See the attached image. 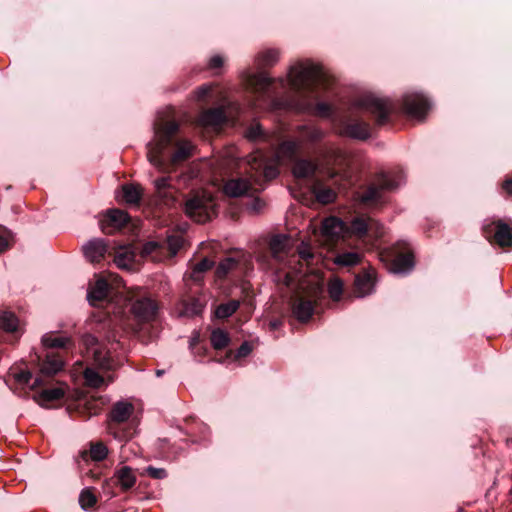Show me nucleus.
Listing matches in <instances>:
<instances>
[{
    "instance_id": "1",
    "label": "nucleus",
    "mask_w": 512,
    "mask_h": 512,
    "mask_svg": "<svg viewBox=\"0 0 512 512\" xmlns=\"http://www.w3.org/2000/svg\"><path fill=\"white\" fill-rule=\"evenodd\" d=\"M325 81L321 67L298 62L289 69L287 78H272L266 72H245L244 82L257 101L273 111H293L325 119L334 117V108L326 102L314 103L312 94Z\"/></svg>"
},
{
    "instance_id": "2",
    "label": "nucleus",
    "mask_w": 512,
    "mask_h": 512,
    "mask_svg": "<svg viewBox=\"0 0 512 512\" xmlns=\"http://www.w3.org/2000/svg\"><path fill=\"white\" fill-rule=\"evenodd\" d=\"M180 125L176 121H159L154 123V140L147 144V157L149 162L156 168L162 170L166 165V150L174 146L175 151L169 160L176 165L190 158L194 151V145L187 139L175 140Z\"/></svg>"
},
{
    "instance_id": "3",
    "label": "nucleus",
    "mask_w": 512,
    "mask_h": 512,
    "mask_svg": "<svg viewBox=\"0 0 512 512\" xmlns=\"http://www.w3.org/2000/svg\"><path fill=\"white\" fill-rule=\"evenodd\" d=\"M41 343L44 351L37 357L38 374L31 385L32 389L45 386L48 378L63 370L68 352L73 346L71 337L58 335L55 332L45 333Z\"/></svg>"
},
{
    "instance_id": "4",
    "label": "nucleus",
    "mask_w": 512,
    "mask_h": 512,
    "mask_svg": "<svg viewBox=\"0 0 512 512\" xmlns=\"http://www.w3.org/2000/svg\"><path fill=\"white\" fill-rule=\"evenodd\" d=\"M268 248L272 261L270 267L275 268L274 281L285 287L293 286L300 270L291 266L298 261L289 254V237L285 234L273 235L269 240Z\"/></svg>"
},
{
    "instance_id": "5",
    "label": "nucleus",
    "mask_w": 512,
    "mask_h": 512,
    "mask_svg": "<svg viewBox=\"0 0 512 512\" xmlns=\"http://www.w3.org/2000/svg\"><path fill=\"white\" fill-rule=\"evenodd\" d=\"M294 292L291 296V311L292 316L299 322H308L314 312L316 305L323 297V287L320 284H311L304 286L298 283V278L293 286Z\"/></svg>"
},
{
    "instance_id": "6",
    "label": "nucleus",
    "mask_w": 512,
    "mask_h": 512,
    "mask_svg": "<svg viewBox=\"0 0 512 512\" xmlns=\"http://www.w3.org/2000/svg\"><path fill=\"white\" fill-rule=\"evenodd\" d=\"M405 182L403 170L394 169L383 171L379 174L378 183L369 185L364 191L357 192V201L366 206H374L382 203L383 192L392 191Z\"/></svg>"
},
{
    "instance_id": "7",
    "label": "nucleus",
    "mask_w": 512,
    "mask_h": 512,
    "mask_svg": "<svg viewBox=\"0 0 512 512\" xmlns=\"http://www.w3.org/2000/svg\"><path fill=\"white\" fill-rule=\"evenodd\" d=\"M134 413V405L128 400L115 402L108 414V432L120 442L129 441L135 434L134 424L129 420Z\"/></svg>"
},
{
    "instance_id": "8",
    "label": "nucleus",
    "mask_w": 512,
    "mask_h": 512,
    "mask_svg": "<svg viewBox=\"0 0 512 512\" xmlns=\"http://www.w3.org/2000/svg\"><path fill=\"white\" fill-rule=\"evenodd\" d=\"M117 294L114 291L112 285L102 277H99L95 280L94 283L89 285L87 291V300L91 306L105 308L106 312L104 316H99V322L108 321L109 324L112 322V318L110 316L111 313L114 315L119 314L120 308H116L113 306V299Z\"/></svg>"
},
{
    "instance_id": "9",
    "label": "nucleus",
    "mask_w": 512,
    "mask_h": 512,
    "mask_svg": "<svg viewBox=\"0 0 512 512\" xmlns=\"http://www.w3.org/2000/svg\"><path fill=\"white\" fill-rule=\"evenodd\" d=\"M106 340L110 344V348H107L104 343H100L98 338L92 334L87 333L82 337V343L93 363L101 369L108 370L113 368L115 364L112 351H116L120 347V342L115 338V335H107Z\"/></svg>"
},
{
    "instance_id": "10",
    "label": "nucleus",
    "mask_w": 512,
    "mask_h": 512,
    "mask_svg": "<svg viewBox=\"0 0 512 512\" xmlns=\"http://www.w3.org/2000/svg\"><path fill=\"white\" fill-rule=\"evenodd\" d=\"M380 260L393 274H408L414 266V255L406 243H398L391 251H380Z\"/></svg>"
},
{
    "instance_id": "11",
    "label": "nucleus",
    "mask_w": 512,
    "mask_h": 512,
    "mask_svg": "<svg viewBox=\"0 0 512 512\" xmlns=\"http://www.w3.org/2000/svg\"><path fill=\"white\" fill-rule=\"evenodd\" d=\"M130 453L136 454L127 445H122L119 453V464L114 470L112 480L122 492L130 491L137 482L135 470L128 465H124L130 459Z\"/></svg>"
},
{
    "instance_id": "12",
    "label": "nucleus",
    "mask_w": 512,
    "mask_h": 512,
    "mask_svg": "<svg viewBox=\"0 0 512 512\" xmlns=\"http://www.w3.org/2000/svg\"><path fill=\"white\" fill-rule=\"evenodd\" d=\"M357 106L370 113L374 118L376 125L381 126L388 122L393 110V104L390 100L379 98L373 94H366L357 100Z\"/></svg>"
},
{
    "instance_id": "13",
    "label": "nucleus",
    "mask_w": 512,
    "mask_h": 512,
    "mask_svg": "<svg viewBox=\"0 0 512 512\" xmlns=\"http://www.w3.org/2000/svg\"><path fill=\"white\" fill-rule=\"evenodd\" d=\"M347 232L355 235L359 239L368 237L372 241V247H376V242L383 237L385 231L382 224L370 217L357 216L352 219L348 225Z\"/></svg>"
},
{
    "instance_id": "14",
    "label": "nucleus",
    "mask_w": 512,
    "mask_h": 512,
    "mask_svg": "<svg viewBox=\"0 0 512 512\" xmlns=\"http://www.w3.org/2000/svg\"><path fill=\"white\" fill-rule=\"evenodd\" d=\"M483 234L490 242L502 248L512 247V229L502 220H486L483 225Z\"/></svg>"
},
{
    "instance_id": "15",
    "label": "nucleus",
    "mask_w": 512,
    "mask_h": 512,
    "mask_svg": "<svg viewBox=\"0 0 512 512\" xmlns=\"http://www.w3.org/2000/svg\"><path fill=\"white\" fill-rule=\"evenodd\" d=\"M213 208L211 198L197 195L187 199L184 205L186 215L198 223L209 221L214 214Z\"/></svg>"
},
{
    "instance_id": "16",
    "label": "nucleus",
    "mask_w": 512,
    "mask_h": 512,
    "mask_svg": "<svg viewBox=\"0 0 512 512\" xmlns=\"http://www.w3.org/2000/svg\"><path fill=\"white\" fill-rule=\"evenodd\" d=\"M338 134L344 137L366 140L370 137V125L363 120L353 119L348 116L339 117L336 120Z\"/></svg>"
},
{
    "instance_id": "17",
    "label": "nucleus",
    "mask_w": 512,
    "mask_h": 512,
    "mask_svg": "<svg viewBox=\"0 0 512 512\" xmlns=\"http://www.w3.org/2000/svg\"><path fill=\"white\" fill-rule=\"evenodd\" d=\"M402 107L410 118L421 121L430 110L431 102L422 93H406L402 99Z\"/></svg>"
},
{
    "instance_id": "18",
    "label": "nucleus",
    "mask_w": 512,
    "mask_h": 512,
    "mask_svg": "<svg viewBox=\"0 0 512 512\" xmlns=\"http://www.w3.org/2000/svg\"><path fill=\"white\" fill-rule=\"evenodd\" d=\"M224 193L232 198L241 196H253L260 192L253 182L252 176L247 178H233L228 180L224 185Z\"/></svg>"
},
{
    "instance_id": "19",
    "label": "nucleus",
    "mask_w": 512,
    "mask_h": 512,
    "mask_svg": "<svg viewBox=\"0 0 512 512\" xmlns=\"http://www.w3.org/2000/svg\"><path fill=\"white\" fill-rule=\"evenodd\" d=\"M158 309L159 307L157 302L146 296L137 298L131 306L133 315L141 322L154 320L157 316Z\"/></svg>"
},
{
    "instance_id": "20",
    "label": "nucleus",
    "mask_w": 512,
    "mask_h": 512,
    "mask_svg": "<svg viewBox=\"0 0 512 512\" xmlns=\"http://www.w3.org/2000/svg\"><path fill=\"white\" fill-rule=\"evenodd\" d=\"M260 157H261V159L259 162L256 161V156H254V157H252V160L254 161V163H251L250 161H249V163L251 164L252 169L255 170V175H251L253 182H254L255 186L256 185L259 186L258 188L261 191V190H263L261 178H263L264 181H270L278 176L279 171L276 166L267 164L266 161L263 159L262 155Z\"/></svg>"
},
{
    "instance_id": "21",
    "label": "nucleus",
    "mask_w": 512,
    "mask_h": 512,
    "mask_svg": "<svg viewBox=\"0 0 512 512\" xmlns=\"http://www.w3.org/2000/svg\"><path fill=\"white\" fill-rule=\"evenodd\" d=\"M130 220L127 212L120 209H110L106 212L104 219L100 221L104 233L110 234L113 229L124 227Z\"/></svg>"
},
{
    "instance_id": "22",
    "label": "nucleus",
    "mask_w": 512,
    "mask_h": 512,
    "mask_svg": "<svg viewBox=\"0 0 512 512\" xmlns=\"http://www.w3.org/2000/svg\"><path fill=\"white\" fill-rule=\"evenodd\" d=\"M296 132L299 136L298 141L300 142V145L306 144L308 146H314L320 143L326 135V132L322 128L311 124L297 126Z\"/></svg>"
},
{
    "instance_id": "23",
    "label": "nucleus",
    "mask_w": 512,
    "mask_h": 512,
    "mask_svg": "<svg viewBox=\"0 0 512 512\" xmlns=\"http://www.w3.org/2000/svg\"><path fill=\"white\" fill-rule=\"evenodd\" d=\"M227 121L224 108L216 107L203 111L198 118V125L203 128H218Z\"/></svg>"
},
{
    "instance_id": "24",
    "label": "nucleus",
    "mask_w": 512,
    "mask_h": 512,
    "mask_svg": "<svg viewBox=\"0 0 512 512\" xmlns=\"http://www.w3.org/2000/svg\"><path fill=\"white\" fill-rule=\"evenodd\" d=\"M348 225L342 219L336 216H330L322 221L321 232L322 235L335 239L347 233Z\"/></svg>"
},
{
    "instance_id": "25",
    "label": "nucleus",
    "mask_w": 512,
    "mask_h": 512,
    "mask_svg": "<svg viewBox=\"0 0 512 512\" xmlns=\"http://www.w3.org/2000/svg\"><path fill=\"white\" fill-rule=\"evenodd\" d=\"M108 251L107 242L102 238H95L83 246L86 259L92 263L100 262Z\"/></svg>"
},
{
    "instance_id": "26",
    "label": "nucleus",
    "mask_w": 512,
    "mask_h": 512,
    "mask_svg": "<svg viewBox=\"0 0 512 512\" xmlns=\"http://www.w3.org/2000/svg\"><path fill=\"white\" fill-rule=\"evenodd\" d=\"M64 395L63 386H52L43 387L33 398L40 406L48 408L51 403L61 400Z\"/></svg>"
},
{
    "instance_id": "27",
    "label": "nucleus",
    "mask_w": 512,
    "mask_h": 512,
    "mask_svg": "<svg viewBox=\"0 0 512 512\" xmlns=\"http://www.w3.org/2000/svg\"><path fill=\"white\" fill-rule=\"evenodd\" d=\"M316 171L317 164L311 159L297 157L293 160L292 173L295 178H311L315 175Z\"/></svg>"
},
{
    "instance_id": "28",
    "label": "nucleus",
    "mask_w": 512,
    "mask_h": 512,
    "mask_svg": "<svg viewBox=\"0 0 512 512\" xmlns=\"http://www.w3.org/2000/svg\"><path fill=\"white\" fill-rule=\"evenodd\" d=\"M375 280L370 272L359 274L355 278L354 294L357 298H363L374 291Z\"/></svg>"
},
{
    "instance_id": "29",
    "label": "nucleus",
    "mask_w": 512,
    "mask_h": 512,
    "mask_svg": "<svg viewBox=\"0 0 512 512\" xmlns=\"http://www.w3.org/2000/svg\"><path fill=\"white\" fill-rule=\"evenodd\" d=\"M311 193L320 204L327 205L333 203L337 198V193L331 187L324 185L320 180H316L310 187Z\"/></svg>"
},
{
    "instance_id": "30",
    "label": "nucleus",
    "mask_w": 512,
    "mask_h": 512,
    "mask_svg": "<svg viewBox=\"0 0 512 512\" xmlns=\"http://www.w3.org/2000/svg\"><path fill=\"white\" fill-rule=\"evenodd\" d=\"M300 142L295 139H286L280 142L276 148V157L278 160L293 161L297 158L300 151Z\"/></svg>"
},
{
    "instance_id": "31",
    "label": "nucleus",
    "mask_w": 512,
    "mask_h": 512,
    "mask_svg": "<svg viewBox=\"0 0 512 512\" xmlns=\"http://www.w3.org/2000/svg\"><path fill=\"white\" fill-rule=\"evenodd\" d=\"M154 187L160 201L166 205L171 206L175 203L173 189L170 185V177H160L154 180Z\"/></svg>"
},
{
    "instance_id": "32",
    "label": "nucleus",
    "mask_w": 512,
    "mask_h": 512,
    "mask_svg": "<svg viewBox=\"0 0 512 512\" xmlns=\"http://www.w3.org/2000/svg\"><path fill=\"white\" fill-rule=\"evenodd\" d=\"M108 454V447L103 442H91L89 450L81 451L79 457L83 461L91 459L94 462H101L107 458Z\"/></svg>"
},
{
    "instance_id": "33",
    "label": "nucleus",
    "mask_w": 512,
    "mask_h": 512,
    "mask_svg": "<svg viewBox=\"0 0 512 512\" xmlns=\"http://www.w3.org/2000/svg\"><path fill=\"white\" fill-rule=\"evenodd\" d=\"M135 253L129 246L120 247L114 255L115 264L122 269H129L133 265Z\"/></svg>"
},
{
    "instance_id": "34",
    "label": "nucleus",
    "mask_w": 512,
    "mask_h": 512,
    "mask_svg": "<svg viewBox=\"0 0 512 512\" xmlns=\"http://www.w3.org/2000/svg\"><path fill=\"white\" fill-rule=\"evenodd\" d=\"M245 138L251 142H266L269 140L268 134L263 130L262 126L258 122L250 124L245 132Z\"/></svg>"
},
{
    "instance_id": "35",
    "label": "nucleus",
    "mask_w": 512,
    "mask_h": 512,
    "mask_svg": "<svg viewBox=\"0 0 512 512\" xmlns=\"http://www.w3.org/2000/svg\"><path fill=\"white\" fill-rule=\"evenodd\" d=\"M142 197L141 188L135 184H125L122 186V198L130 205L139 204Z\"/></svg>"
},
{
    "instance_id": "36",
    "label": "nucleus",
    "mask_w": 512,
    "mask_h": 512,
    "mask_svg": "<svg viewBox=\"0 0 512 512\" xmlns=\"http://www.w3.org/2000/svg\"><path fill=\"white\" fill-rule=\"evenodd\" d=\"M19 326L17 316L11 311L0 313V328L6 332H16Z\"/></svg>"
},
{
    "instance_id": "37",
    "label": "nucleus",
    "mask_w": 512,
    "mask_h": 512,
    "mask_svg": "<svg viewBox=\"0 0 512 512\" xmlns=\"http://www.w3.org/2000/svg\"><path fill=\"white\" fill-rule=\"evenodd\" d=\"M240 307V301L232 299L217 306L215 315L219 319H226L232 316Z\"/></svg>"
},
{
    "instance_id": "38",
    "label": "nucleus",
    "mask_w": 512,
    "mask_h": 512,
    "mask_svg": "<svg viewBox=\"0 0 512 512\" xmlns=\"http://www.w3.org/2000/svg\"><path fill=\"white\" fill-rule=\"evenodd\" d=\"M238 264V260L233 257L224 258L216 267V277L219 279L225 278L231 271L238 267Z\"/></svg>"
},
{
    "instance_id": "39",
    "label": "nucleus",
    "mask_w": 512,
    "mask_h": 512,
    "mask_svg": "<svg viewBox=\"0 0 512 512\" xmlns=\"http://www.w3.org/2000/svg\"><path fill=\"white\" fill-rule=\"evenodd\" d=\"M204 304L198 298H189L183 302L182 314L184 316H196L202 313Z\"/></svg>"
},
{
    "instance_id": "40",
    "label": "nucleus",
    "mask_w": 512,
    "mask_h": 512,
    "mask_svg": "<svg viewBox=\"0 0 512 512\" xmlns=\"http://www.w3.org/2000/svg\"><path fill=\"white\" fill-rule=\"evenodd\" d=\"M210 341L214 349H224L230 342L229 335L226 331L216 328L211 332Z\"/></svg>"
},
{
    "instance_id": "41",
    "label": "nucleus",
    "mask_w": 512,
    "mask_h": 512,
    "mask_svg": "<svg viewBox=\"0 0 512 512\" xmlns=\"http://www.w3.org/2000/svg\"><path fill=\"white\" fill-rule=\"evenodd\" d=\"M279 59V51L276 49H267L259 53L256 62L260 67L273 66Z\"/></svg>"
},
{
    "instance_id": "42",
    "label": "nucleus",
    "mask_w": 512,
    "mask_h": 512,
    "mask_svg": "<svg viewBox=\"0 0 512 512\" xmlns=\"http://www.w3.org/2000/svg\"><path fill=\"white\" fill-rule=\"evenodd\" d=\"M361 260V255L358 252H344L337 255L335 263L340 266H354Z\"/></svg>"
},
{
    "instance_id": "43",
    "label": "nucleus",
    "mask_w": 512,
    "mask_h": 512,
    "mask_svg": "<svg viewBox=\"0 0 512 512\" xmlns=\"http://www.w3.org/2000/svg\"><path fill=\"white\" fill-rule=\"evenodd\" d=\"M85 384L92 388H99L103 383V377L93 368L87 367L83 373Z\"/></svg>"
},
{
    "instance_id": "44",
    "label": "nucleus",
    "mask_w": 512,
    "mask_h": 512,
    "mask_svg": "<svg viewBox=\"0 0 512 512\" xmlns=\"http://www.w3.org/2000/svg\"><path fill=\"white\" fill-rule=\"evenodd\" d=\"M320 154H322L328 162L338 163L340 160L344 158V153L339 148L325 145L321 148Z\"/></svg>"
},
{
    "instance_id": "45",
    "label": "nucleus",
    "mask_w": 512,
    "mask_h": 512,
    "mask_svg": "<svg viewBox=\"0 0 512 512\" xmlns=\"http://www.w3.org/2000/svg\"><path fill=\"white\" fill-rule=\"evenodd\" d=\"M97 502V498L95 494L92 492L91 488H84L79 495V504L81 508L85 511L92 508Z\"/></svg>"
},
{
    "instance_id": "46",
    "label": "nucleus",
    "mask_w": 512,
    "mask_h": 512,
    "mask_svg": "<svg viewBox=\"0 0 512 512\" xmlns=\"http://www.w3.org/2000/svg\"><path fill=\"white\" fill-rule=\"evenodd\" d=\"M140 476H148L155 480H162L167 478L168 473L164 468H158L154 467L152 465H149L145 468H143L141 471H139Z\"/></svg>"
},
{
    "instance_id": "47",
    "label": "nucleus",
    "mask_w": 512,
    "mask_h": 512,
    "mask_svg": "<svg viewBox=\"0 0 512 512\" xmlns=\"http://www.w3.org/2000/svg\"><path fill=\"white\" fill-rule=\"evenodd\" d=\"M343 293V282L339 278H333L328 283V294L334 301H339Z\"/></svg>"
},
{
    "instance_id": "48",
    "label": "nucleus",
    "mask_w": 512,
    "mask_h": 512,
    "mask_svg": "<svg viewBox=\"0 0 512 512\" xmlns=\"http://www.w3.org/2000/svg\"><path fill=\"white\" fill-rule=\"evenodd\" d=\"M214 265V262L210 260L209 258H203L200 262L195 264L193 267L191 276L193 279L197 280L199 279L200 275L204 272L210 270Z\"/></svg>"
},
{
    "instance_id": "49",
    "label": "nucleus",
    "mask_w": 512,
    "mask_h": 512,
    "mask_svg": "<svg viewBox=\"0 0 512 512\" xmlns=\"http://www.w3.org/2000/svg\"><path fill=\"white\" fill-rule=\"evenodd\" d=\"M11 233L4 226L0 225V252L10 247Z\"/></svg>"
},
{
    "instance_id": "50",
    "label": "nucleus",
    "mask_w": 512,
    "mask_h": 512,
    "mask_svg": "<svg viewBox=\"0 0 512 512\" xmlns=\"http://www.w3.org/2000/svg\"><path fill=\"white\" fill-rule=\"evenodd\" d=\"M169 250L175 255L183 244V239L179 236H169L167 239Z\"/></svg>"
},
{
    "instance_id": "51",
    "label": "nucleus",
    "mask_w": 512,
    "mask_h": 512,
    "mask_svg": "<svg viewBox=\"0 0 512 512\" xmlns=\"http://www.w3.org/2000/svg\"><path fill=\"white\" fill-rule=\"evenodd\" d=\"M14 378L18 384L28 385L32 379V373L28 370H21L14 374Z\"/></svg>"
},
{
    "instance_id": "52",
    "label": "nucleus",
    "mask_w": 512,
    "mask_h": 512,
    "mask_svg": "<svg viewBox=\"0 0 512 512\" xmlns=\"http://www.w3.org/2000/svg\"><path fill=\"white\" fill-rule=\"evenodd\" d=\"M252 351V345L248 341H244L235 353V358L240 359L247 357Z\"/></svg>"
},
{
    "instance_id": "53",
    "label": "nucleus",
    "mask_w": 512,
    "mask_h": 512,
    "mask_svg": "<svg viewBox=\"0 0 512 512\" xmlns=\"http://www.w3.org/2000/svg\"><path fill=\"white\" fill-rule=\"evenodd\" d=\"M159 244L156 241H149L143 245V254L150 255L159 249Z\"/></svg>"
},
{
    "instance_id": "54",
    "label": "nucleus",
    "mask_w": 512,
    "mask_h": 512,
    "mask_svg": "<svg viewBox=\"0 0 512 512\" xmlns=\"http://www.w3.org/2000/svg\"><path fill=\"white\" fill-rule=\"evenodd\" d=\"M223 65V58L220 55H214L210 58L208 67L210 69H217Z\"/></svg>"
},
{
    "instance_id": "55",
    "label": "nucleus",
    "mask_w": 512,
    "mask_h": 512,
    "mask_svg": "<svg viewBox=\"0 0 512 512\" xmlns=\"http://www.w3.org/2000/svg\"><path fill=\"white\" fill-rule=\"evenodd\" d=\"M211 92V88L209 86H201L197 89V97L198 99L202 100L205 97H207Z\"/></svg>"
},
{
    "instance_id": "56",
    "label": "nucleus",
    "mask_w": 512,
    "mask_h": 512,
    "mask_svg": "<svg viewBox=\"0 0 512 512\" xmlns=\"http://www.w3.org/2000/svg\"><path fill=\"white\" fill-rule=\"evenodd\" d=\"M502 188L506 191L507 194L512 195V179L505 180Z\"/></svg>"
},
{
    "instance_id": "57",
    "label": "nucleus",
    "mask_w": 512,
    "mask_h": 512,
    "mask_svg": "<svg viewBox=\"0 0 512 512\" xmlns=\"http://www.w3.org/2000/svg\"><path fill=\"white\" fill-rule=\"evenodd\" d=\"M263 206V202L256 198L253 200V203H252V206H251V209L254 210V211H259Z\"/></svg>"
},
{
    "instance_id": "58",
    "label": "nucleus",
    "mask_w": 512,
    "mask_h": 512,
    "mask_svg": "<svg viewBox=\"0 0 512 512\" xmlns=\"http://www.w3.org/2000/svg\"><path fill=\"white\" fill-rule=\"evenodd\" d=\"M299 255H300V257H301L302 259H305V260L310 259V258H312V257H313V255H312V253H311V252H309V251H305V250L300 251V252H299Z\"/></svg>"
},
{
    "instance_id": "59",
    "label": "nucleus",
    "mask_w": 512,
    "mask_h": 512,
    "mask_svg": "<svg viewBox=\"0 0 512 512\" xmlns=\"http://www.w3.org/2000/svg\"><path fill=\"white\" fill-rule=\"evenodd\" d=\"M164 373H165V371H164V370H160V369H159V370H156V376H157V377L162 376Z\"/></svg>"
},
{
    "instance_id": "60",
    "label": "nucleus",
    "mask_w": 512,
    "mask_h": 512,
    "mask_svg": "<svg viewBox=\"0 0 512 512\" xmlns=\"http://www.w3.org/2000/svg\"><path fill=\"white\" fill-rule=\"evenodd\" d=\"M271 326H272L273 328H277V326H278V322H276V321L272 322V323H271Z\"/></svg>"
},
{
    "instance_id": "61",
    "label": "nucleus",
    "mask_w": 512,
    "mask_h": 512,
    "mask_svg": "<svg viewBox=\"0 0 512 512\" xmlns=\"http://www.w3.org/2000/svg\"><path fill=\"white\" fill-rule=\"evenodd\" d=\"M510 494L512 495V488H511V490H510Z\"/></svg>"
}]
</instances>
